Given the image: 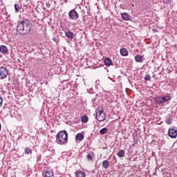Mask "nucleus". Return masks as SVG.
I'll return each mask as SVG.
<instances>
[{"label": "nucleus", "mask_w": 177, "mask_h": 177, "mask_svg": "<svg viewBox=\"0 0 177 177\" xmlns=\"http://www.w3.org/2000/svg\"><path fill=\"white\" fill-rule=\"evenodd\" d=\"M104 63L106 67H110V66H113V60L110 58H106L104 59Z\"/></svg>", "instance_id": "obj_13"}, {"label": "nucleus", "mask_w": 177, "mask_h": 177, "mask_svg": "<svg viewBox=\"0 0 177 177\" xmlns=\"http://www.w3.org/2000/svg\"><path fill=\"white\" fill-rule=\"evenodd\" d=\"M170 1L169 0H163V3L165 4V5H168V4H169L170 3Z\"/></svg>", "instance_id": "obj_25"}, {"label": "nucleus", "mask_w": 177, "mask_h": 177, "mask_svg": "<svg viewBox=\"0 0 177 177\" xmlns=\"http://www.w3.org/2000/svg\"><path fill=\"white\" fill-rule=\"evenodd\" d=\"M120 52L121 56L125 57V56H128L129 55V52L127 48H122L120 49Z\"/></svg>", "instance_id": "obj_15"}, {"label": "nucleus", "mask_w": 177, "mask_h": 177, "mask_svg": "<svg viewBox=\"0 0 177 177\" xmlns=\"http://www.w3.org/2000/svg\"><path fill=\"white\" fill-rule=\"evenodd\" d=\"M2 103H3V100H2V98L0 97V107H2Z\"/></svg>", "instance_id": "obj_28"}, {"label": "nucleus", "mask_w": 177, "mask_h": 177, "mask_svg": "<svg viewBox=\"0 0 177 177\" xmlns=\"http://www.w3.org/2000/svg\"><path fill=\"white\" fill-rule=\"evenodd\" d=\"M109 131V129L107 127L102 128L101 130H100V133L101 135H105V133H107Z\"/></svg>", "instance_id": "obj_20"}, {"label": "nucleus", "mask_w": 177, "mask_h": 177, "mask_svg": "<svg viewBox=\"0 0 177 177\" xmlns=\"http://www.w3.org/2000/svg\"><path fill=\"white\" fill-rule=\"evenodd\" d=\"M68 15L71 20H77L79 17L78 12H77L75 9L71 10Z\"/></svg>", "instance_id": "obj_6"}, {"label": "nucleus", "mask_w": 177, "mask_h": 177, "mask_svg": "<svg viewBox=\"0 0 177 177\" xmlns=\"http://www.w3.org/2000/svg\"><path fill=\"white\" fill-rule=\"evenodd\" d=\"M75 139L79 142H82V140H84V135L81 133H79L76 135Z\"/></svg>", "instance_id": "obj_16"}, {"label": "nucleus", "mask_w": 177, "mask_h": 177, "mask_svg": "<svg viewBox=\"0 0 177 177\" xmlns=\"http://www.w3.org/2000/svg\"><path fill=\"white\" fill-rule=\"evenodd\" d=\"M86 158L88 161H92V160H93V158H92V155H91L90 153L86 155Z\"/></svg>", "instance_id": "obj_23"}, {"label": "nucleus", "mask_w": 177, "mask_h": 177, "mask_svg": "<svg viewBox=\"0 0 177 177\" xmlns=\"http://www.w3.org/2000/svg\"><path fill=\"white\" fill-rule=\"evenodd\" d=\"M65 35L66 38H68L69 39H74V33L71 32V30H67L65 32Z\"/></svg>", "instance_id": "obj_10"}, {"label": "nucleus", "mask_w": 177, "mask_h": 177, "mask_svg": "<svg viewBox=\"0 0 177 177\" xmlns=\"http://www.w3.org/2000/svg\"><path fill=\"white\" fill-rule=\"evenodd\" d=\"M55 142L57 145H67L68 142V133H67V131L66 130L59 131L56 135Z\"/></svg>", "instance_id": "obj_2"}, {"label": "nucleus", "mask_w": 177, "mask_h": 177, "mask_svg": "<svg viewBox=\"0 0 177 177\" xmlns=\"http://www.w3.org/2000/svg\"><path fill=\"white\" fill-rule=\"evenodd\" d=\"M168 134L170 138H175L177 136V130L174 128H170L168 131Z\"/></svg>", "instance_id": "obj_7"}, {"label": "nucleus", "mask_w": 177, "mask_h": 177, "mask_svg": "<svg viewBox=\"0 0 177 177\" xmlns=\"http://www.w3.org/2000/svg\"><path fill=\"white\" fill-rule=\"evenodd\" d=\"M165 122L168 124V125H171L172 124V120L171 119H166Z\"/></svg>", "instance_id": "obj_24"}, {"label": "nucleus", "mask_w": 177, "mask_h": 177, "mask_svg": "<svg viewBox=\"0 0 177 177\" xmlns=\"http://www.w3.org/2000/svg\"><path fill=\"white\" fill-rule=\"evenodd\" d=\"M15 9L16 12H19V5L15 4Z\"/></svg>", "instance_id": "obj_26"}, {"label": "nucleus", "mask_w": 177, "mask_h": 177, "mask_svg": "<svg viewBox=\"0 0 177 177\" xmlns=\"http://www.w3.org/2000/svg\"><path fill=\"white\" fill-rule=\"evenodd\" d=\"M113 164H117V158L115 156H113Z\"/></svg>", "instance_id": "obj_27"}, {"label": "nucleus", "mask_w": 177, "mask_h": 177, "mask_svg": "<svg viewBox=\"0 0 177 177\" xmlns=\"http://www.w3.org/2000/svg\"><path fill=\"white\" fill-rule=\"evenodd\" d=\"M135 60L137 63H142L143 62V57L141 55H137L135 57Z\"/></svg>", "instance_id": "obj_17"}, {"label": "nucleus", "mask_w": 177, "mask_h": 177, "mask_svg": "<svg viewBox=\"0 0 177 177\" xmlns=\"http://www.w3.org/2000/svg\"><path fill=\"white\" fill-rule=\"evenodd\" d=\"M96 118L97 121L102 122V121H104L106 120V114L103 111H96Z\"/></svg>", "instance_id": "obj_5"}, {"label": "nucleus", "mask_w": 177, "mask_h": 177, "mask_svg": "<svg viewBox=\"0 0 177 177\" xmlns=\"http://www.w3.org/2000/svg\"><path fill=\"white\" fill-rule=\"evenodd\" d=\"M102 167L104 168V169H108L110 167V162L109 160H106L102 162Z\"/></svg>", "instance_id": "obj_14"}, {"label": "nucleus", "mask_w": 177, "mask_h": 177, "mask_svg": "<svg viewBox=\"0 0 177 177\" xmlns=\"http://www.w3.org/2000/svg\"><path fill=\"white\" fill-rule=\"evenodd\" d=\"M151 79V76H150V75L149 74L145 75V77H144V80L145 81H150Z\"/></svg>", "instance_id": "obj_21"}, {"label": "nucleus", "mask_w": 177, "mask_h": 177, "mask_svg": "<svg viewBox=\"0 0 177 177\" xmlns=\"http://www.w3.org/2000/svg\"><path fill=\"white\" fill-rule=\"evenodd\" d=\"M118 157H120V158L124 157L125 156V151L120 149L118 152Z\"/></svg>", "instance_id": "obj_18"}, {"label": "nucleus", "mask_w": 177, "mask_h": 177, "mask_svg": "<svg viewBox=\"0 0 177 177\" xmlns=\"http://www.w3.org/2000/svg\"><path fill=\"white\" fill-rule=\"evenodd\" d=\"M32 24L28 19L19 21L17 26V31L20 35H27L31 32Z\"/></svg>", "instance_id": "obj_1"}, {"label": "nucleus", "mask_w": 177, "mask_h": 177, "mask_svg": "<svg viewBox=\"0 0 177 177\" xmlns=\"http://www.w3.org/2000/svg\"><path fill=\"white\" fill-rule=\"evenodd\" d=\"M75 177H86V174L81 170L75 171Z\"/></svg>", "instance_id": "obj_9"}, {"label": "nucleus", "mask_w": 177, "mask_h": 177, "mask_svg": "<svg viewBox=\"0 0 177 177\" xmlns=\"http://www.w3.org/2000/svg\"><path fill=\"white\" fill-rule=\"evenodd\" d=\"M81 120H82V122H83L84 124H86V122H88L89 118H88L86 115H82L81 117Z\"/></svg>", "instance_id": "obj_19"}, {"label": "nucleus", "mask_w": 177, "mask_h": 177, "mask_svg": "<svg viewBox=\"0 0 177 177\" xmlns=\"http://www.w3.org/2000/svg\"><path fill=\"white\" fill-rule=\"evenodd\" d=\"M25 153L26 154H31V153H32V151H31V149L30 148H26L25 149Z\"/></svg>", "instance_id": "obj_22"}, {"label": "nucleus", "mask_w": 177, "mask_h": 177, "mask_svg": "<svg viewBox=\"0 0 177 177\" xmlns=\"http://www.w3.org/2000/svg\"><path fill=\"white\" fill-rule=\"evenodd\" d=\"M43 176L44 177H53V170L48 169L43 173Z\"/></svg>", "instance_id": "obj_8"}, {"label": "nucleus", "mask_w": 177, "mask_h": 177, "mask_svg": "<svg viewBox=\"0 0 177 177\" xmlns=\"http://www.w3.org/2000/svg\"><path fill=\"white\" fill-rule=\"evenodd\" d=\"M168 100H171V97L169 95L159 96L155 98V102L158 103V104H162L163 103H167Z\"/></svg>", "instance_id": "obj_3"}, {"label": "nucleus", "mask_w": 177, "mask_h": 177, "mask_svg": "<svg viewBox=\"0 0 177 177\" xmlns=\"http://www.w3.org/2000/svg\"><path fill=\"white\" fill-rule=\"evenodd\" d=\"M9 71L5 66H0V80H5L8 77Z\"/></svg>", "instance_id": "obj_4"}, {"label": "nucleus", "mask_w": 177, "mask_h": 177, "mask_svg": "<svg viewBox=\"0 0 177 177\" xmlns=\"http://www.w3.org/2000/svg\"><path fill=\"white\" fill-rule=\"evenodd\" d=\"M8 47L6 46L1 45L0 46V53H2L3 55H6L8 53Z\"/></svg>", "instance_id": "obj_11"}, {"label": "nucleus", "mask_w": 177, "mask_h": 177, "mask_svg": "<svg viewBox=\"0 0 177 177\" xmlns=\"http://www.w3.org/2000/svg\"><path fill=\"white\" fill-rule=\"evenodd\" d=\"M121 16L123 20H125L126 21L131 20V15H129V14L127 12H123Z\"/></svg>", "instance_id": "obj_12"}]
</instances>
